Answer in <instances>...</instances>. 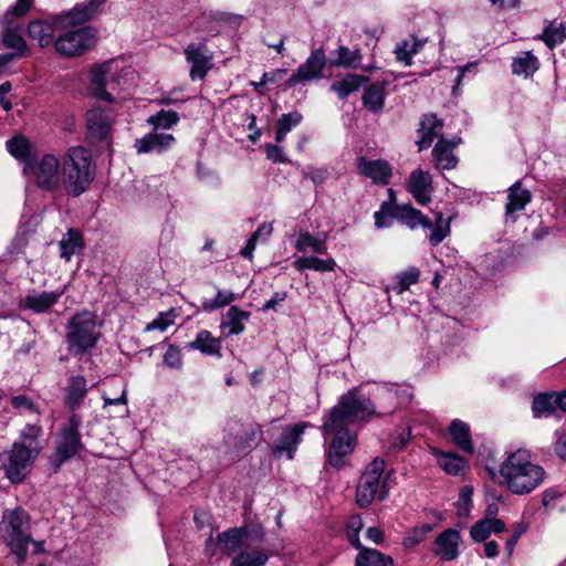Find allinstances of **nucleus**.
Instances as JSON below:
<instances>
[{"label":"nucleus","mask_w":566,"mask_h":566,"mask_svg":"<svg viewBox=\"0 0 566 566\" xmlns=\"http://www.w3.org/2000/svg\"><path fill=\"white\" fill-rule=\"evenodd\" d=\"M357 170L361 176L379 185H387L391 177V166L384 159H368L364 156L358 157Z\"/></svg>","instance_id":"20"},{"label":"nucleus","mask_w":566,"mask_h":566,"mask_svg":"<svg viewBox=\"0 0 566 566\" xmlns=\"http://www.w3.org/2000/svg\"><path fill=\"white\" fill-rule=\"evenodd\" d=\"M96 43V33L92 27L59 30L54 42L55 51L64 57L80 56Z\"/></svg>","instance_id":"7"},{"label":"nucleus","mask_w":566,"mask_h":566,"mask_svg":"<svg viewBox=\"0 0 566 566\" xmlns=\"http://www.w3.org/2000/svg\"><path fill=\"white\" fill-rule=\"evenodd\" d=\"M367 81L368 78L366 76L359 74H347L346 76L333 82L331 84V90L337 94L338 98L344 99L349 94L358 91Z\"/></svg>","instance_id":"39"},{"label":"nucleus","mask_w":566,"mask_h":566,"mask_svg":"<svg viewBox=\"0 0 566 566\" xmlns=\"http://www.w3.org/2000/svg\"><path fill=\"white\" fill-rule=\"evenodd\" d=\"M250 318V312L242 311L238 306H231L226 315V319L221 323V328L228 329L227 335H239L245 328V322Z\"/></svg>","instance_id":"36"},{"label":"nucleus","mask_w":566,"mask_h":566,"mask_svg":"<svg viewBox=\"0 0 566 566\" xmlns=\"http://www.w3.org/2000/svg\"><path fill=\"white\" fill-rule=\"evenodd\" d=\"M535 39L543 41L547 48L554 49L566 40V23L549 21Z\"/></svg>","instance_id":"37"},{"label":"nucleus","mask_w":566,"mask_h":566,"mask_svg":"<svg viewBox=\"0 0 566 566\" xmlns=\"http://www.w3.org/2000/svg\"><path fill=\"white\" fill-rule=\"evenodd\" d=\"M40 451L41 448H27L24 443L14 442L2 463L6 476L14 484L22 482Z\"/></svg>","instance_id":"8"},{"label":"nucleus","mask_w":566,"mask_h":566,"mask_svg":"<svg viewBox=\"0 0 566 566\" xmlns=\"http://www.w3.org/2000/svg\"><path fill=\"white\" fill-rule=\"evenodd\" d=\"M385 103V88L382 84L374 83L365 88L363 94V105L374 113L382 109Z\"/></svg>","instance_id":"41"},{"label":"nucleus","mask_w":566,"mask_h":566,"mask_svg":"<svg viewBox=\"0 0 566 566\" xmlns=\"http://www.w3.org/2000/svg\"><path fill=\"white\" fill-rule=\"evenodd\" d=\"M461 535L455 528H447L441 532L433 542V553L442 562L453 560L459 556Z\"/></svg>","instance_id":"19"},{"label":"nucleus","mask_w":566,"mask_h":566,"mask_svg":"<svg viewBox=\"0 0 566 566\" xmlns=\"http://www.w3.org/2000/svg\"><path fill=\"white\" fill-rule=\"evenodd\" d=\"M420 277V271L418 268H409L406 271L399 272L396 275V283L386 286V292L390 291L396 292L397 294H402L405 291L409 290V287L413 284H417Z\"/></svg>","instance_id":"44"},{"label":"nucleus","mask_w":566,"mask_h":566,"mask_svg":"<svg viewBox=\"0 0 566 566\" xmlns=\"http://www.w3.org/2000/svg\"><path fill=\"white\" fill-rule=\"evenodd\" d=\"M217 544L227 556L233 555L243 545V531L232 527L218 534Z\"/></svg>","instance_id":"40"},{"label":"nucleus","mask_w":566,"mask_h":566,"mask_svg":"<svg viewBox=\"0 0 566 566\" xmlns=\"http://www.w3.org/2000/svg\"><path fill=\"white\" fill-rule=\"evenodd\" d=\"M94 177L91 151L82 146L70 147L62 157L63 189L78 197L88 189Z\"/></svg>","instance_id":"2"},{"label":"nucleus","mask_w":566,"mask_h":566,"mask_svg":"<svg viewBox=\"0 0 566 566\" xmlns=\"http://www.w3.org/2000/svg\"><path fill=\"white\" fill-rule=\"evenodd\" d=\"M86 379L83 376H73L69 379L65 402L71 410L80 407L86 397Z\"/></svg>","instance_id":"33"},{"label":"nucleus","mask_w":566,"mask_h":566,"mask_svg":"<svg viewBox=\"0 0 566 566\" xmlns=\"http://www.w3.org/2000/svg\"><path fill=\"white\" fill-rule=\"evenodd\" d=\"M113 62L103 63L90 73L92 94L99 99L113 102L112 92L122 90L119 78L112 74Z\"/></svg>","instance_id":"11"},{"label":"nucleus","mask_w":566,"mask_h":566,"mask_svg":"<svg viewBox=\"0 0 566 566\" xmlns=\"http://www.w3.org/2000/svg\"><path fill=\"white\" fill-rule=\"evenodd\" d=\"M392 563L394 560L389 555L368 547L358 552L355 558V566H388Z\"/></svg>","instance_id":"42"},{"label":"nucleus","mask_w":566,"mask_h":566,"mask_svg":"<svg viewBox=\"0 0 566 566\" xmlns=\"http://www.w3.org/2000/svg\"><path fill=\"white\" fill-rule=\"evenodd\" d=\"M175 143L176 138L172 134L160 133L153 128V132L135 140L134 148L137 154H160L170 149Z\"/></svg>","instance_id":"18"},{"label":"nucleus","mask_w":566,"mask_h":566,"mask_svg":"<svg viewBox=\"0 0 566 566\" xmlns=\"http://www.w3.org/2000/svg\"><path fill=\"white\" fill-rule=\"evenodd\" d=\"M33 4V0H17L11 10L6 12L2 17V23L12 24L13 18H21L25 15Z\"/></svg>","instance_id":"56"},{"label":"nucleus","mask_w":566,"mask_h":566,"mask_svg":"<svg viewBox=\"0 0 566 566\" xmlns=\"http://www.w3.org/2000/svg\"><path fill=\"white\" fill-rule=\"evenodd\" d=\"M432 530L433 526L427 523L410 528L402 539L403 547L413 548L418 544L422 543Z\"/></svg>","instance_id":"51"},{"label":"nucleus","mask_w":566,"mask_h":566,"mask_svg":"<svg viewBox=\"0 0 566 566\" xmlns=\"http://www.w3.org/2000/svg\"><path fill=\"white\" fill-rule=\"evenodd\" d=\"M179 122V115L175 111L161 109L155 115L148 117L147 123L153 126L155 130L170 129Z\"/></svg>","instance_id":"48"},{"label":"nucleus","mask_w":566,"mask_h":566,"mask_svg":"<svg viewBox=\"0 0 566 566\" xmlns=\"http://www.w3.org/2000/svg\"><path fill=\"white\" fill-rule=\"evenodd\" d=\"M449 432L452 437L453 442L464 452L472 454L474 452V446L471 440V433L469 424L454 419L449 427Z\"/></svg>","instance_id":"35"},{"label":"nucleus","mask_w":566,"mask_h":566,"mask_svg":"<svg viewBox=\"0 0 566 566\" xmlns=\"http://www.w3.org/2000/svg\"><path fill=\"white\" fill-rule=\"evenodd\" d=\"M557 407L556 396L541 394L533 400L532 410L536 418L551 415Z\"/></svg>","instance_id":"50"},{"label":"nucleus","mask_w":566,"mask_h":566,"mask_svg":"<svg viewBox=\"0 0 566 566\" xmlns=\"http://www.w3.org/2000/svg\"><path fill=\"white\" fill-rule=\"evenodd\" d=\"M500 475L512 493L523 495L543 483L545 470L532 461L528 451L517 450L501 463Z\"/></svg>","instance_id":"1"},{"label":"nucleus","mask_w":566,"mask_h":566,"mask_svg":"<svg viewBox=\"0 0 566 566\" xmlns=\"http://www.w3.org/2000/svg\"><path fill=\"white\" fill-rule=\"evenodd\" d=\"M472 493L473 490L470 486H464L460 490L459 499L457 502L458 514L459 516H468L470 511V505L472 502Z\"/></svg>","instance_id":"62"},{"label":"nucleus","mask_w":566,"mask_h":566,"mask_svg":"<svg viewBox=\"0 0 566 566\" xmlns=\"http://www.w3.org/2000/svg\"><path fill=\"white\" fill-rule=\"evenodd\" d=\"M373 416H377V408L369 397H364L357 388L344 394L334 406L326 419V428L334 429L337 426L367 422Z\"/></svg>","instance_id":"3"},{"label":"nucleus","mask_w":566,"mask_h":566,"mask_svg":"<svg viewBox=\"0 0 566 566\" xmlns=\"http://www.w3.org/2000/svg\"><path fill=\"white\" fill-rule=\"evenodd\" d=\"M0 524L8 545L17 556L18 562L22 563L27 556L28 546L32 541L29 515L21 507L6 510Z\"/></svg>","instance_id":"4"},{"label":"nucleus","mask_w":566,"mask_h":566,"mask_svg":"<svg viewBox=\"0 0 566 566\" xmlns=\"http://www.w3.org/2000/svg\"><path fill=\"white\" fill-rule=\"evenodd\" d=\"M394 216L410 229L417 227L431 228L430 219L424 216L420 210L413 208L411 205L397 206Z\"/></svg>","instance_id":"26"},{"label":"nucleus","mask_w":566,"mask_h":566,"mask_svg":"<svg viewBox=\"0 0 566 566\" xmlns=\"http://www.w3.org/2000/svg\"><path fill=\"white\" fill-rule=\"evenodd\" d=\"M443 123L434 114L423 115L418 129L419 139L417 145L419 150L427 149L433 140L441 136Z\"/></svg>","instance_id":"23"},{"label":"nucleus","mask_w":566,"mask_h":566,"mask_svg":"<svg viewBox=\"0 0 566 566\" xmlns=\"http://www.w3.org/2000/svg\"><path fill=\"white\" fill-rule=\"evenodd\" d=\"M531 192L521 187V182L516 181L509 189L507 203H506V217L515 221L514 213L523 210L526 205L531 201Z\"/></svg>","instance_id":"28"},{"label":"nucleus","mask_w":566,"mask_h":566,"mask_svg":"<svg viewBox=\"0 0 566 566\" xmlns=\"http://www.w3.org/2000/svg\"><path fill=\"white\" fill-rule=\"evenodd\" d=\"M262 437V428L258 423L242 424L240 430L233 436L232 440L228 443L238 450H245L252 446L258 439Z\"/></svg>","instance_id":"29"},{"label":"nucleus","mask_w":566,"mask_h":566,"mask_svg":"<svg viewBox=\"0 0 566 566\" xmlns=\"http://www.w3.org/2000/svg\"><path fill=\"white\" fill-rule=\"evenodd\" d=\"M539 69V60L531 51L521 52L512 61V73L514 75L532 77Z\"/></svg>","instance_id":"31"},{"label":"nucleus","mask_w":566,"mask_h":566,"mask_svg":"<svg viewBox=\"0 0 566 566\" xmlns=\"http://www.w3.org/2000/svg\"><path fill=\"white\" fill-rule=\"evenodd\" d=\"M11 405L21 415H27V413L38 415L39 413V410L35 407V405L33 403V401L24 395L13 396L11 398Z\"/></svg>","instance_id":"59"},{"label":"nucleus","mask_w":566,"mask_h":566,"mask_svg":"<svg viewBox=\"0 0 566 566\" xmlns=\"http://www.w3.org/2000/svg\"><path fill=\"white\" fill-rule=\"evenodd\" d=\"M62 294V291L30 293L23 301L24 307L34 313H44L57 303Z\"/></svg>","instance_id":"25"},{"label":"nucleus","mask_w":566,"mask_h":566,"mask_svg":"<svg viewBox=\"0 0 566 566\" xmlns=\"http://www.w3.org/2000/svg\"><path fill=\"white\" fill-rule=\"evenodd\" d=\"M42 429L38 424H27L22 430L21 438L23 440L22 443L27 446V448H41L42 447L38 442V438L41 436Z\"/></svg>","instance_id":"60"},{"label":"nucleus","mask_w":566,"mask_h":566,"mask_svg":"<svg viewBox=\"0 0 566 566\" xmlns=\"http://www.w3.org/2000/svg\"><path fill=\"white\" fill-rule=\"evenodd\" d=\"M323 431L331 436L329 448L327 451L331 465L339 469L344 465V459L354 451L356 437L349 431L347 426H337L334 429L326 428V421L323 424Z\"/></svg>","instance_id":"10"},{"label":"nucleus","mask_w":566,"mask_h":566,"mask_svg":"<svg viewBox=\"0 0 566 566\" xmlns=\"http://www.w3.org/2000/svg\"><path fill=\"white\" fill-rule=\"evenodd\" d=\"M243 531L244 545L249 546L252 544L260 545L264 538V530L261 525H251L248 527H241Z\"/></svg>","instance_id":"61"},{"label":"nucleus","mask_w":566,"mask_h":566,"mask_svg":"<svg viewBox=\"0 0 566 566\" xmlns=\"http://www.w3.org/2000/svg\"><path fill=\"white\" fill-rule=\"evenodd\" d=\"M422 45V42L419 40H413L411 43L408 41L402 42L395 50L397 60L405 62L406 65H410L411 56L417 54Z\"/></svg>","instance_id":"54"},{"label":"nucleus","mask_w":566,"mask_h":566,"mask_svg":"<svg viewBox=\"0 0 566 566\" xmlns=\"http://www.w3.org/2000/svg\"><path fill=\"white\" fill-rule=\"evenodd\" d=\"M185 56L190 64L189 76L192 81L202 80L212 67V53L203 43H190L185 49Z\"/></svg>","instance_id":"14"},{"label":"nucleus","mask_w":566,"mask_h":566,"mask_svg":"<svg viewBox=\"0 0 566 566\" xmlns=\"http://www.w3.org/2000/svg\"><path fill=\"white\" fill-rule=\"evenodd\" d=\"M295 249L302 253L312 251L317 254H325L327 249L326 240L324 238H316L306 231L300 232L295 241Z\"/></svg>","instance_id":"43"},{"label":"nucleus","mask_w":566,"mask_h":566,"mask_svg":"<svg viewBox=\"0 0 566 566\" xmlns=\"http://www.w3.org/2000/svg\"><path fill=\"white\" fill-rule=\"evenodd\" d=\"M23 172L42 190L54 192L63 188L62 158L54 154L33 157L24 166Z\"/></svg>","instance_id":"6"},{"label":"nucleus","mask_w":566,"mask_h":566,"mask_svg":"<svg viewBox=\"0 0 566 566\" xmlns=\"http://www.w3.org/2000/svg\"><path fill=\"white\" fill-rule=\"evenodd\" d=\"M235 300L232 291L218 290L213 298L205 300L201 307L205 312H213L231 304Z\"/></svg>","instance_id":"52"},{"label":"nucleus","mask_w":566,"mask_h":566,"mask_svg":"<svg viewBox=\"0 0 566 566\" xmlns=\"http://www.w3.org/2000/svg\"><path fill=\"white\" fill-rule=\"evenodd\" d=\"M454 143L440 139L433 150L432 156L437 166L442 169H453L458 164V158L453 155Z\"/></svg>","instance_id":"38"},{"label":"nucleus","mask_w":566,"mask_h":566,"mask_svg":"<svg viewBox=\"0 0 566 566\" xmlns=\"http://www.w3.org/2000/svg\"><path fill=\"white\" fill-rule=\"evenodd\" d=\"M450 220H451V218H449L446 226L443 227L442 226V213L441 212L437 213L436 226L432 228L431 233L429 235V241H430L431 245H433V247L438 245L449 234Z\"/></svg>","instance_id":"55"},{"label":"nucleus","mask_w":566,"mask_h":566,"mask_svg":"<svg viewBox=\"0 0 566 566\" xmlns=\"http://www.w3.org/2000/svg\"><path fill=\"white\" fill-rule=\"evenodd\" d=\"M187 348L199 350L205 355L221 357L220 338L212 336V334L207 329L200 331L196 335V338L187 344Z\"/></svg>","instance_id":"27"},{"label":"nucleus","mask_w":566,"mask_h":566,"mask_svg":"<svg viewBox=\"0 0 566 566\" xmlns=\"http://www.w3.org/2000/svg\"><path fill=\"white\" fill-rule=\"evenodd\" d=\"M361 63V55L359 50H349L345 45L337 49V57L333 61V65L344 66L347 69H357Z\"/></svg>","instance_id":"49"},{"label":"nucleus","mask_w":566,"mask_h":566,"mask_svg":"<svg viewBox=\"0 0 566 566\" xmlns=\"http://www.w3.org/2000/svg\"><path fill=\"white\" fill-rule=\"evenodd\" d=\"M386 493L380 486V480L370 474H361L356 489V502L360 507H368L374 500H384Z\"/></svg>","instance_id":"21"},{"label":"nucleus","mask_w":566,"mask_h":566,"mask_svg":"<svg viewBox=\"0 0 566 566\" xmlns=\"http://www.w3.org/2000/svg\"><path fill=\"white\" fill-rule=\"evenodd\" d=\"M113 112L93 108L87 113V130L96 139H105L113 123Z\"/></svg>","instance_id":"22"},{"label":"nucleus","mask_w":566,"mask_h":566,"mask_svg":"<svg viewBox=\"0 0 566 566\" xmlns=\"http://www.w3.org/2000/svg\"><path fill=\"white\" fill-rule=\"evenodd\" d=\"M374 396L378 400V417L394 412L410 400L408 390L396 384H384L377 387Z\"/></svg>","instance_id":"13"},{"label":"nucleus","mask_w":566,"mask_h":566,"mask_svg":"<svg viewBox=\"0 0 566 566\" xmlns=\"http://www.w3.org/2000/svg\"><path fill=\"white\" fill-rule=\"evenodd\" d=\"M164 363L172 369H180L182 367L181 352L176 345H169L164 355Z\"/></svg>","instance_id":"63"},{"label":"nucleus","mask_w":566,"mask_h":566,"mask_svg":"<svg viewBox=\"0 0 566 566\" xmlns=\"http://www.w3.org/2000/svg\"><path fill=\"white\" fill-rule=\"evenodd\" d=\"M4 27L2 42L6 48L22 52L27 48V43L22 38L21 32L11 27V24L2 23Z\"/></svg>","instance_id":"53"},{"label":"nucleus","mask_w":566,"mask_h":566,"mask_svg":"<svg viewBox=\"0 0 566 566\" xmlns=\"http://www.w3.org/2000/svg\"><path fill=\"white\" fill-rule=\"evenodd\" d=\"M104 3L105 0H90L77 3L71 10L55 15V25L60 30L77 28V25L92 20L99 12Z\"/></svg>","instance_id":"12"},{"label":"nucleus","mask_w":566,"mask_h":566,"mask_svg":"<svg viewBox=\"0 0 566 566\" xmlns=\"http://www.w3.org/2000/svg\"><path fill=\"white\" fill-rule=\"evenodd\" d=\"M81 423V417L77 413H73L69 422L60 429L55 449V458L59 463L75 457L84 448L80 434Z\"/></svg>","instance_id":"9"},{"label":"nucleus","mask_w":566,"mask_h":566,"mask_svg":"<svg viewBox=\"0 0 566 566\" xmlns=\"http://www.w3.org/2000/svg\"><path fill=\"white\" fill-rule=\"evenodd\" d=\"M325 64L326 56L324 50H313L310 56L306 59V61L303 64H301L296 72L289 78V86L293 87L300 83L323 77Z\"/></svg>","instance_id":"15"},{"label":"nucleus","mask_w":566,"mask_h":566,"mask_svg":"<svg viewBox=\"0 0 566 566\" xmlns=\"http://www.w3.org/2000/svg\"><path fill=\"white\" fill-rule=\"evenodd\" d=\"M57 25H55V17L51 22L34 20L29 23L28 34L32 40L38 41L41 48L54 44L59 34Z\"/></svg>","instance_id":"24"},{"label":"nucleus","mask_w":566,"mask_h":566,"mask_svg":"<svg viewBox=\"0 0 566 566\" xmlns=\"http://www.w3.org/2000/svg\"><path fill=\"white\" fill-rule=\"evenodd\" d=\"M303 116L298 112L283 114L276 123L275 140L282 143L286 135L297 125L301 124Z\"/></svg>","instance_id":"45"},{"label":"nucleus","mask_w":566,"mask_h":566,"mask_svg":"<svg viewBox=\"0 0 566 566\" xmlns=\"http://www.w3.org/2000/svg\"><path fill=\"white\" fill-rule=\"evenodd\" d=\"M268 559L269 556L263 551H244L232 558L230 566H263Z\"/></svg>","instance_id":"46"},{"label":"nucleus","mask_w":566,"mask_h":566,"mask_svg":"<svg viewBox=\"0 0 566 566\" xmlns=\"http://www.w3.org/2000/svg\"><path fill=\"white\" fill-rule=\"evenodd\" d=\"M491 534L492 532L489 523V517H484L478 521L470 528L471 538L478 543L485 542Z\"/></svg>","instance_id":"57"},{"label":"nucleus","mask_w":566,"mask_h":566,"mask_svg":"<svg viewBox=\"0 0 566 566\" xmlns=\"http://www.w3.org/2000/svg\"><path fill=\"white\" fill-rule=\"evenodd\" d=\"M265 153L268 159L275 164H284L289 161L283 148L277 145L266 144Z\"/></svg>","instance_id":"64"},{"label":"nucleus","mask_w":566,"mask_h":566,"mask_svg":"<svg viewBox=\"0 0 566 566\" xmlns=\"http://www.w3.org/2000/svg\"><path fill=\"white\" fill-rule=\"evenodd\" d=\"M406 187L417 203L426 206L431 201L433 186L432 177L428 171L422 169L413 170L407 180Z\"/></svg>","instance_id":"17"},{"label":"nucleus","mask_w":566,"mask_h":566,"mask_svg":"<svg viewBox=\"0 0 566 566\" xmlns=\"http://www.w3.org/2000/svg\"><path fill=\"white\" fill-rule=\"evenodd\" d=\"M307 427L306 422L286 427L272 449L274 457L281 458L285 454L287 459L292 460Z\"/></svg>","instance_id":"16"},{"label":"nucleus","mask_w":566,"mask_h":566,"mask_svg":"<svg viewBox=\"0 0 566 566\" xmlns=\"http://www.w3.org/2000/svg\"><path fill=\"white\" fill-rule=\"evenodd\" d=\"M66 342L72 355H83L95 347L99 332L95 315L88 311L76 313L66 325Z\"/></svg>","instance_id":"5"},{"label":"nucleus","mask_w":566,"mask_h":566,"mask_svg":"<svg viewBox=\"0 0 566 566\" xmlns=\"http://www.w3.org/2000/svg\"><path fill=\"white\" fill-rule=\"evenodd\" d=\"M7 150L17 160L24 164V166L32 161V144L24 135H15L6 142Z\"/></svg>","instance_id":"34"},{"label":"nucleus","mask_w":566,"mask_h":566,"mask_svg":"<svg viewBox=\"0 0 566 566\" xmlns=\"http://www.w3.org/2000/svg\"><path fill=\"white\" fill-rule=\"evenodd\" d=\"M438 463L448 474L452 475L464 473L467 468L465 461L455 453H439Z\"/></svg>","instance_id":"47"},{"label":"nucleus","mask_w":566,"mask_h":566,"mask_svg":"<svg viewBox=\"0 0 566 566\" xmlns=\"http://www.w3.org/2000/svg\"><path fill=\"white\" fill-rule=\"evenodd\" d=\"M292 264L300 272L305 270L333 272L336 268V262L333 258L321 259L315 255H302L295 259Z\"/></svg>","instance_id":"30"},{"label":"nucleus","mask_w":566,"mask_h":566,"mask_svg":"<svg viewBox=\"0 0 566 566\" xmlns=\"http://www.w3.org/2000/svg\"><path fill=\"white\" fill-rule=\"evenodd\" d=\"M59 247L61 258L69 262L73 255H78L82 252L83 237L77 230L70 229L60 240Z\"/></svg>","instance_id":"32"},{"label":"nucleus","mask_w":566,"mask_h":566,"mask_svg":"<svg viewBox=\"0 0 566 566\" xmlns=\"http://www.w3.org/2000/svg\"><path fill=\"white\" fill-rule=\"evenodd\" d=\"M174 317H175L174 311L161 312L155 319H153L151 322H149L146 325L145 331L146 332H151V331L165 332L170 325L174 324Z\"/></svg>","instance_id":"58"}]
</instances>
